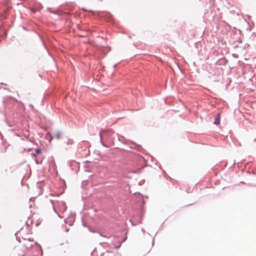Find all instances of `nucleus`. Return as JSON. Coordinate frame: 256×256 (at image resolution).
Wrapping results in <instances>:
<instances>
[{
    "mask_svg": "<svg viewBox=\"0 0 256 256\" xmlns=\"http://www.w3.org/2000/svg\"><path fill=\"white\" fill-rule=\"evenodd\" d=\"M117 64H114L113 66V68H115Z\"/></svg>",
    "mask_w": 256,
    "mask_h": 256,
    "instance_id": "nucleus-20",
    "label": "nucleus"
},
{
    "mask_svg": "<svg viewBox=\"0 0 256 256\" xmlns=\"http://www.w3.org/2000/svg\"><path fill=\"white\" fill-rule=\"evenodd\" d=\"M66 144H73V140H68L67 142H66Z\"/></svg>",
    "mask_w": 256,
    "mask_h": 256,
    "instance_id": "nucleus-9",
    "label": "nucleus"
},
{
    "mask_svg": "<svg viewBox=\"0 0 256 256\" xmlns=\"http://www.w3.org/2000/svg\"><path fill=\"white\" fill-rule=\"evenodd\" d=\"M69 230V229L68 228H66V232H68Z\"/></svg>",
    "mask_w": 256,
    "mask_h": 256,
    "instance_id": "nucleus-22",
    "label": "nucleus"
},
{
    "mask_svg": "<svg viewBox=\"0 0 256 256\" xmlns=\"http://www.w3.org/2000/svg\"><path fill=\"white\" fill-rule=\"evenodd\" d=\"M56 214H58V216L59 218H62V216H60L58 213H56Z\"/></svg>",
    "mask_w": 256,
    "mask_h": 256,
    "instance_id": "nucleus-19",
    "label": "nucleus"
},
{
    "mask_svg": "<svg viewBox=\"0 0 256 256\" xmlns=\"http://www.w3.org/2000/svg\"><path fill=\"white\" fill-rule=\"evenodd\" d=\"M47 10H48V11H49V12H51L53 13V12H51V11H50V8H47Z\"/></svg>",
    "mask_w": 256,
    "mask_h": 256,
    "instance_id": "nucleus-16",
    "label": "nucleus"
},
{
    "mask_svg": "<svg viewBox=\"0 0 256 256\" xmlns=\"http://www.w3.org/2000/svg\"><path fill=\"white\" fill-rule=\"evenodd\" d=\"M61 134L60 132H57L56 133V137L58 138H59L60 137Z\"/></svg>",
    "mask_w": 256,
    "mask_h": 256,
    "instance_id": "nucleus-10",
    "label": "nucleus"
},
{
    "mask_svg": "<svg viewBox=\"0 0 256 256\" xmlns=\"http://www.w3.org/2000/svg\"><path fill=\"white\" fill-rule=\"evenodd\" d=\"M142 219H140V220H138V222L137 223V224H140V223L142 222ZM132 224H133V222H132Z\"/></svg>",
    "mask_w": 256,
    "mask_h": 256,
    "instance_id": "nucleus-13",
    "label": "nucleus"
},
{
    "mask_svg": "<svg viewBox=\"0 0 256 256\" xmlns=\"http://www.w3.org/2000/svg\"><path fill=\"white\" fill-rule=\"evenodd\" d=\"M102 132L104 133V136L108 142L114 144L116 139L120 140L118 134L115 133L112 130H102Z\"/></svg>",
    "mask_w": 256,
    "mask_h": 256,
    "instance_id": "nucleus-1",
    "label": "nucleus"
},
{
    "mask_svg": "<svg viewBox=\"0 0 256 256\" xmlns=\"http://www.w3.org/2000/svg\"><path fill=\"white\" fill-rule=\"evenodd\" d=\"M41 153V150L40 148H36L34 150V152L32 154V155L34 156H36L38 154Z\"/></svg>",
    "mask_w": 256,
    "mask_h": 256,
    "instance_id": "nucleus-6",
    "label": "nucleus"
},
{
    "mask_svg": "<svg viewBox=\"0 0 256 256\" xmlns=\"http://www.w3.org/2000/svg\"><path fill=\"white\" fill-rule=\"evenodd\" d=\"M220 122V119L218 118V114L217 117L215 118L213 124L216 125H218Z\"/></svg>",
    "mask_w": 256,
    "mask_h": 256,
    "instance_id": "nucleus-7",
    "label": "nucleus"
},
{
    "mask_svg": "<svg viewBox=\"0 0 256 256\" xmlns=\"http://www.w3.org/2000/svg\"><path fill=\"white\" fill-rule=\"evenodd\" d=\"M32 11L33 12H36V10H34V9H32Z\"/></svg>",
    "mask_w": 256,
    "mask_h": 256,
    "instance_id": "nucleus-18",
    "label": "nucleus"
},
{
    "mask_svg": "<svg viewBox=\"0 0 256 256\" xmlns=\"http://www.w3.org/2000/svg\"><path fill=\"white\" fill-rule=\"evenodd\" d=\"M56 206L60 212H64L67 209L66 204L64 201L58 202Z\"/></svg>",
    "mask_w": 256,
    "mask_h": 256,
    "instance_id": "nucleus-3",
    "label": "nucleus"
},
{
    "mask_svg": "<svg viewBox=\"0 0 256 256\" xmlns=\"http://www.w3.org/2000/svg\"><path fill=\"white\" fill-rule=\"evenodd\" d=\"M24 136L25 138H28V134H24Z\"/></svg>",
    "mask_w": 256,
    "mask_h": 256,
    "instance_id": "nucleus-14",
    "label": "nucleus"
},
{
    "mask_svg": "<svg viewBox=\"0 0 256 256\" xmlns=\"http://www.w3.org/2000/svg\"><path fill=\"white\" fill-rule=\"evenodd\" d=\"M142 231L143 232H145V231H144V228H142Z\"/></svg>",
    "mask_w": 256,
    "mask_h": 256,
    "instance_id": "nucleus-21",
    "label": "nucleus"
},
{
    "mask_svg": "<svg viewBox=\"0 0 256 256\" xmlns=\"http://www.w3.org/2000/svg\"><path fill=\"white\" fill-rule=\"evenodd\" d=\"M121 244H122V242H121V243H120V244L118 246H116L114 247V248H116V249L119 248H120V246H121Z\"/></svg>",
    "mask_w": 256,
    "mask_h": 256,
    "instance_id": "nucleus-12",
    "label": "nucleus"
},
{
    "mask_svg": "<svg viewBox=\"0 0 256 256\" xmlns=\"http://www.w3.org/2000/svg\"><path fill=\"white\" fill-rule=\"evenodd\" d=\"M99 136L100 138V143L104 147H107V146L104 144L102 140V130L100 131Z\"/></svg>",
    "mask_w": 256,
    "mask_h": 256,
    "instance_id": "nucleus-5",
    "label": "nucleus"
},
{
    "mask_svg": "<svg viewBox=\"0 0 256 256\" xmlns=\"http://www.w3.org/2000/svg\"><path fill=\"white\" fill-rule=\"evenodd\" d=\"M227 62V60L225 58L223 57L218 60L216 62V64L220 66H225Z\"/></svg>",
    "mask_w": 256,
    "mask_h": 256,
    "instance_id": "nucleus-4",
    "label": "nucleus"
},
{
    "mask_svg": "<svg viewBox=\"0 0 256 256\" xmlns=\"http://www.w3.org/2000/svg\"><path fill=\"white\" fill-rule=\"evenodd\" d=\"M36 164H38V162L37 160H36Z\"/></svg>",
    "mask_w": 256,
    "mask_h": 256,
    "instance_id": "nucleus-23",
    "label": "nucleus"
},
{
    "mask_svg": "<svg viewBox=\"0 0 256 256\" xmlns=\"http://www.w3.org/2000/svg\"><path fill=\"white\" fill-rule=\"evenodd\" d=\"M100 236H103V237H105V238H106V236H104L102 235L101 233H100Z\"/></svg>",
    "mask_w": 256,
    "mask_h": 256,
    "instance_id": "nucleus-17",
    "label": "nucleus"
},
{
    "mask_svg": "<svg viewBox=\"0 0 256 256\" xmlns=\"http://www.w3.org/2000/svg\"><path fill=\"white\" fill-rule=\"evenodd\" d=\"M50 202L51 204H52V208H53V210H54V212H56V213H58L56 210V208H55V207L54 206V200H50Z\"/></svg>",
    "mask_w": 256,
    "mask_h": 256,
    "instance_id": "nucleus-8",
    "label": "nucleus"
},
{
    "mask_svg": "<svg viewBox=\"0 0 256 256\" xmlns=\"http://www.w3.org/2000/svg\"><path fill=\"white\" fill-rule=\"evenodd\" d=\"M126 240V239H124V240L122 241V242H124V240Z\"/></svg>",
    "mask_w": 256,
    "mask_h": 256,
    "instance_id": "nucleus-24",
    "label": "nucleus"
},
{
    "mask_svg": "<svg viewBox=\"0 0 256 256\" xmlns=\"http://www.w3.org/2000/svg\"><path fill=\"white\" fill-rule=\"evenodd\" d=\"M82 226H84V227H87V226H86V224L84 222H83V223H82Z\"/></svg>",
    "mask_w": 256,
    "mask_h": 256,
    "instance_id": "nucleus-15",
    "label": "nucleus"
},
{
    "mask_svg": "<svg viewBox=\"0 0 256 256\" xmlns=\"http://www.w3.org/2000/svg\"><path fill=\"white\" fill-rule=\"evenodd\" d=\"M254 141H256V139H254Z\"/></svg>",
    "mask_w": 256,
    "mask_h": 256,
    "instance_id": "nucleus-25",
    "label": "nucleus"
},
{
    "mask_svg": "<svg viewBox=\"0 0 256 256\" xmlns=\"http://www.w3.org/2000/svg\"><path fill=\"white\" fill-rule=\"evenodd\" d=\"M25 243L24 246L26 250L30 249L34 246H36L37 248H39L42 250V248L37 242H34V240L32 238H29L28 240L24 238Z\"/></svg>",
    "mask_w": 256,
    "mask_h": 256,
    "instance_id": "nucleus-2",
    "label": "nucleus"
},
{
    "mask_svg": "<svg viewBox=\"0 0 256 256\" xmlns=\"http://www.w3.org/2000/svg\"><path fill=\"white\" fill-rule=\"evenodd\" d=\"M88 230L90 232H95L96 231L94 230H92L90 227H88Z\"/></svg>",
    "mask_w": 256,
    "mask_h": 256,
    "instance_id": "nucleus-11",
    "label": "nucleus"
}]
</instances>
